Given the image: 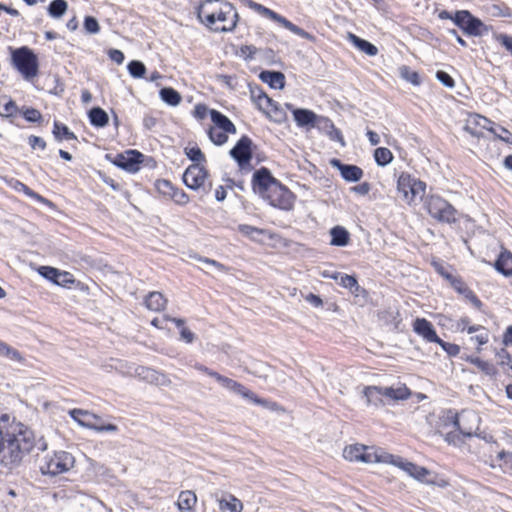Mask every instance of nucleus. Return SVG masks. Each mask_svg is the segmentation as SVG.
I'll list each match as a JSON object with an SVG mask.
<instances>
[{
  "instance_id": "obj_50",
  "label": "nucleus",
  "mask_w": 512,
  "mask_h": 512,
  "mask_svg": "<svg viewBox=\"0 0 512 512\" xmlns=\"http://www.w3.org/2000/svg\"><path fill=\"white\" fill-rule=\"evenodd\" d=\"M488 130L490 132H492L496 138H498L506 143H511L512 134L506 128H504L502 126H498L497 128L490 127V128H488Z\"/></svg>"
},
{
  "instance_id": "obj_22",
  "label": "nucleus",
  "mask_w": 512,
  "mask_h": 512,
  "mask_svg": "<svg viewBox=\"0 0 512 512\" xmlns=\"http://www.w3.org/2000/svg\"><path fill=\"white\" fill-rule=\"evenodd\" d=\"M494 268L506 277L512 276V253L503 249L494 263Z\"/></svg>"
},
{
  "instance_id": "obj_36",
  "label": "nucleus",
  "mask_w": 512,
  "mask_h": 512,
  "mask_svg": "<svg viewBox=\"0 0 512 512\" xmlns=\"http://www.w3.org/2000/svg\"><path fill=\"white\" fill-rule=\"evenodd\" d=\"M0 356L6 357L10 360H13L15 362H23L24 358L21 355V353L13 348L12 346L8 345L7 343L0 340Z\"/></svg>"
},
{
  "instance_id": "obj_28",
  "label": "nucleus",
  "mask_w": 512,
  "mask_h": 512,
  "mask_svg": "<svg viewBox=\"0 0 512 512\" xmlns=\"http://www.w3.org/2000/svg\"><path fill=\"white\" fill-rule=\"evenodd\" d=\"M196 502V494L193 491L186 490L180 492L177 500V506L181 512H193Z\"/></svg>"
},
{
  "instance_id": "obj_30",
  "label": "nucleus",
  "mask_w": 512,
  "mask_h": 512,
  "mask_svg": "<svg viewBox=\"0 0 512 512\" xmlns=\"http://www.w3.org/2000/svg\"><path fill=\"white\" fill-rule=\"evenodd\" d=\"M349 38L353 45L368 56H375L378 54V48L371 42L362 39L354 34H349Z\"/></svg>"
},
{
  "instance_id": "obj_18",
  "label": "nucleus",
  "mask_w": 512,
  "mask_h": 512,
  "mask_svg": "<svg viewBox=\"0 0 512 512\" xmlns=\"http://www.w3.org/2000/svg\"><path fill=\"white\" fill-rule=\"evenodd\" d=\"M413 330L427 342H440L434 326L425 318H417L413 323Z\"/></svg>"
},
{
  "instance_id": "obj_51",
  "label": "nucleus",
  "mask_w": 512,
  "mask_h": 512,
  "mask_svg": "<svg viewBox=\"0 0 512 512\" xmlns=\"http://www.w3.org/2000/svg\"><path fill=\"white\" fill-rule=\"evenodd\" d=\"M84 29L89 34H97L100 31V25L93 16H86L84 19Z\"/></svg>"
},
{
  "instance_id": "obj_14",
  "label": "nucleus",
  "mask_w": 512,
  "mask_h": 512,
  "mask_svg": "<svg viewBox=\"0 0 512 512\" xmlns=\"http://www.w3.org/2000/svg\"><path fill=\"white\" fill-rule=\"evenodd\" d=\"M132 375L150 384L159 386H169L171 384V380L166 374L144 366L135 367Z\"/></svg>"
},
{
  "instance_id": "obj_20",
  "label": "nucleus",
  "mask_w": 512,
  "mask_h": 512,
  "mask_svg": "<svg viewBox=\"0 0 512 512\" xmlns=\"http://www.w3.org/2000/svg\"><path fill=\"white\" fill-rule=\"evenodd\" d=\"M69 414L73 420H78L77 416H79V415H82L83 417H85V420L79 421V425H81L82 427L94 430V431H97L98 427L102 423V418L100 416H98L94 413H91L89 411H86V410L73 409L69 412Z\"/></svg>"
},
{
  "instance_id": "obj_60",
  "label": "nucleus",
  "mask_w": 512,
  "mask_h": 512,
  "mask_svg": "<svg viewBox=\"0 0 512 512\" xmlns=\"http://www.w3.org/2000/svg\"><path fill=\"white\" fill-rule=\"evenodd\" d=\"M472 341L478 343L479 346H482L489 341V331L486 328L481 329L475 336L471 337Z\"/></svg>"
},
{
  "instance_id": "obj_16",
  "label": "nucleus",
  "mask_w": 512,
  "mask_h": 512,
  "mask_svg": "<svg viewBox=\"0 0 512 512\" xmlns=\"http://www.w3.org/2000/svg\"><path fill=\"white\" fill-rule=\"evenodd\" d=\"M343 456L349 461H361L365 463L378 462L376 457L380 455L368 452V448L363 445H353L346 447L343 451ZM383 456V454H381Z\"/></svg>"
},
{
  "instance_id": "obj_56",
  "label": "nucleus",
  "mask_w": 512,
  "mask_h": 512,
  "mask_svg": "<svg viewBox=\"0 0 512 512\" xmlns=\"http://www.w3.org/2000/svg\"><path fill=\"white\" fill-rule=\"evenodd\" d=\"M436 343L439 344L449 356L455 357L460 353V347L456 344L445 342L441 338L440 342Z\"/></svg>"
},
{
  "instance_id": "obj_17",
  "label": "nucleus",
  "mask_w": 512,
  "mask_h": 512,
  "mask_svg": "<svg viewBox=\"0 0 512 512\" xmlns=\"http://www.w3.org/2000/svg\"><path fill=\"white\" fill-rule=\"evenodd\" d=\"M330 165L336 168L341 177L347 182H358L363 177V170L353 164H344L339 159L333 158L330 160Z\"/></svg>"
},
{
  "instance_id": "obj_2",
  "label": "nucleus",
  "mask_w": 512,
  "mask_h": 512,
  "mask_svg": "<svg viewBox=\"0 0 512 512\" xmlns=\"http://www.w3.org/2000/svg\"><path fill=\"white\" fill-rule=\"evenodd\" d=\"M200 21L215 32H232L239 21L233 4L220 0H206L198 8Z\"/></svg>"
},
{
  "instance_id": "obj_26",
  "label": "nucleus",
  "mask_w": 512,
  "mask_h": 512,
  "mask_svg": "<svg viewBox=\"0 0 512 512\" xmlns=\"http://www.w3.org/2000/svg\"><path fill=\"white\" fill-rule=\"evenodd\" d=\"M376 460L379 462H385V463H392L399 468H401L403 471H405L408 475L411 477L414 475V471L416 470L417 466L416 464L412 462L403 461L401 458L394 459V456L388 453H383V456L376 457Z\"/></svg>"
},
{
  "instance_id": "obj_12",
  "label": "nucleus",
  "mask_w": 512,
  "mask_h": 512,
  "mask_svg": "<svg viewBox=\"0 0 512 512\" xmlns=\"http://www.w3.org/2000/svg\"><path fill=\"white\" fill-rule=\"evenodd\" d=\"M207 176L208 172L202 165L192 164L185 170L183 182L188 188L197 190L204 187Z\"/></svg>"
},
{
  "instance_id": "obj_7",
  "label": "nucleus",
  "mask_w": 512,
  "mask_h": 512,
  "mask_svg": "<svg viewBox=\"0 0 512 512\" xmlns=\"http://www.w3.org/2000/svg\"><path fill=\"white\" fill-rule=\"evenodd\" d=\"M429 215L435 220L452 224L455 223L457 218V210L444 198L431 195L425 202Z\"/></svg>"
},
{
  "instance_id": "obj_37",
  "label": "nucleus",
  "mask_w": 512,
  "mask_h": 512,
  "mask_svg": "<svg viewBox=\"0 0 512 512\" xmlns=\"http://www.w3.org/2000/svg\"><path fill=\"white\" fill-rule=\"evenodd\" d=\"M68 9V4L65 0H53L48 6V14L53 18L62 17Z\"/></svg>"
},
{
  "instance_id": "obj_54",
  "label": "nucleus",
  "mask_w": 512,
  "mask_h": 512,
  "mask_svg": "<svg viewBox=\"0 0 512 512\" xmlns=\"http://www.w3.org/2000/svg\"><path fill=\"white\" fill-rule=\"evenodd\" d=\"M267 100L268 101L265 102L264 104L265 109L262 110V112L265 113L266 115H270V107L275 106V121L280 122L283 118V113L281 109L278 107L277 103L272 98L268 97Z\"/></svg>"
},
{
  "instance_id": "obj_62",
  "label": "nucleus",
  "mask_w": 512,
  "mask_h": 512,
  "mask_svg": "<svg viewBox=\"0 0 512 512\" xmlns=\"http://www.w3.org/2000/svg\"><path fill=\"white\" fill-rule=\"evenodd\" d=\"M15 189L18 190V191H22L24 192L26 195L32 197V198H37L39 200H42L43 198L38 195L37 193H35L33 190H31L27 185H25L24 183L20 182V181H17L16 183V186H15Z\"/></svg>"
},
{
  "instance_id": "obj_59",
  "label": "nucleus",
  "mask_w": 512,
  "mask_h": 512,
  "mask_svg": "<svg viewBox=\"0 0 512 512\" xmlns=\"http://www.w3.org/2000/svg\"><path fill=\"white\" fill-rule=\"evenodd\" d=\"M170 198L173 199L175 201V203H177L179 205H185L189 201L188 195L183 190H179L177 188L174 189Z\"/></svg>"
},
{
  "instance_id": "obj_41",
  "label": "nucleus",
  "mask_w": 512,
  "mask_h": 512,
  "mask_svg": "<svg viewBox=\"0 0 512 512\" xmlns=\"http://www.w3.org/2000/svg\"><path fill=\"white\" fill-rule=\"evenodd\" d=\"M331 278L334 279L339 285L349 290L353 289V286L356 285V278L352 275L336 272L331 275Z\"/></svg>"
},
{
  "instance_id": "obj_52",
  "label": "nucleus",
  "mask_w": 512,
  "mask_h": 512,
  "mask_svg": "<svg viewBox=\"0 0 512 512\" xmlns=\"http://www.w3.org/2000/svg\"><path fill=\"white\" fill-rule=\"evenodd\" d=\"M333 126L334 123L328 117L317 115V121H315L314 127L327 134Z\"/></svg>"
},
{
  "instance_id": "obj_40",
  "label": "nucleus",
  "mask_w": 512,
  "mask_h": 512,
  "mask_svg": "<svg viewBox=\"0 0 512 512\" xmlns=\"http://www.w3.org/2000/svg\"><path fill=\"white\" fill-rule=\"evenodd\" d=\"M471 364L477 366L481 371H483L486 375H495L496 368L495 366L485 360L480 359L479 357H469L467 359Z\"/></svg>"
},
{
  "instance_id": "obj_19",
  "label": "nucleus",
  "mask_w": 512,
  "mask_h": 512,
  "mask_svg": "<svg viewBox=\"0 0 512 512\" xmlns=\"http://www.w3.org/2000/svg\"><path fill=\"white\" fill-rule=\"evenodd\" d=\"M453 289L462 295L465 299H467L476 309L480 310L483 306L481 300L477 297V295L467 286L464 280L461 277L457 279H453L452 285Z\"/></svg>"
},
{
  "instance_id": "obj_46",
  "label": "nucleus",
  "mask_w": 512,
  "mask_h": 512,
  "mask_svg": "<svg viewBox=\"0 0 512 512\" xmlns=\"http://www.w3.org/2000/svg\"><path fill=\"white\" fill-rule=\"evenodd\" d=\"M20 113L23 115L26 121L31 123H37L42 120V114L35 108H21Z\"/></svg>"
},
{
  "instance_id": "obj_58",
  "label": "nucleus",
  "mask_w": 512,
  "mask_h": 512,
  "mask_svg": "<svg viewBox=\"0 0 512 512\" xmlns=\"http://www.w3.org/2000/svg\"><path fill=\"white\" fill-rule=\"evenodd\" d=\"M238 230L239 232H241L243 235H246V236H253L254 234H257V235H261L263 234V230L260 229V228H257V227H254V226H251V225H247V224H240L238 226Z\"/></svg>"
},
{
  "instance_id": "obj_64",
  "label": "nucleus",
  "mask_w": 512,
  "mask_h": 512,
  "mask_svg": "<svg viewBox=\"0 0 512 512\" xmlns=\"http://www.w3.org/2000/svg\"><path fill=\"white\" fill-rule=\"evenodd\" d=\"M497 358H498V363L500 365H509L510 362L512 361L511 355L505 349H501L497 353Z\"/></svg>"
},
{
  "instance_id": "obj_11",
  "label": "nucleus",
  "mask_w": 512,
  "mask_h": 512,
  "mask_svg": "<svg viewBox=\"0 0 512 512\" xmlns=\"http://www.w3.org/2000/svg\"><path fill=\"white\" fill-rule=\"evenodd\" d=\"M230 156L237 162L240 168L249 165L253 157V142L243 135L229 152Z\"/></svg>"
},
{
  "instance_id": "obj_3",
  "label": "nucleus",
  "mask_w": 512,
  "mask_h": 512,
  "mask_svg": "<svg viewBox=\"0 0 512 512\" xmlns=\"http://www.w3.org/2000/svg\"><path fill=\"white\" fill-rule=\"evenodd\" d=\"M194 368L204 374H206L209 377L214 378L222 387H224L227 390H230L238 395H241L243 398L248 399L249 401L261 405L266 406L268 404V401L265 399L259 398L255 393L247 389L244 385L241 383L228 378L226 376H223L219 374L218 372L200 364L196 363L194 365Z\"/></svg>"
},
{
  "instance_id": "obj_34",
  "label": "nucleus",
  "mask_w": 512,
  "mask_h": 512,
  "mask_svg": "<svg viewBox=\"0 0 512 512\" xmlns=\"http://www.w3.org/2000/svg\"><path fill=\"white\" fill-rule=\"evenodd\" d=\"M52 133L57 141H62L63 139H66V140H76L77 139L76 135L72 131H70L69 128L65 124L60 123L58 121L54 122Z\"/></svg>"
},
{
  "instance_id": "obj_31",
  "label": "nucleus",
  "mask_w": 512,
  "mask_h": 512,
  "mask_svg": "<svg viewBox=\"0 0 512 512\" xmlns=\"http://www.w3.org/2000/svg\"><path fill=\"white\" fill-rule=\"evenodd\" d=\"M91 125L102 128L108 124V114L100 107H93L88 113Z\"/></svg>"
},
{
  "instance_id": "obj_49",
  "label": "nucleus",
  "mask_w": 512,
  "mask_h": 512,
  "mask_svg": "<svg viewBox=\"0 0 512 512\" xmlns=\"http://www.w3.org/2000/svg\"><path fill=\"white\" fill-rule=\"evenodd\" d=\"M156 189L160 194H163L165 196H171L173 193L175 187L172 185V183L166 179H161L156 181Z\"/></svg>"
},
{
  "instance_id": "obj_4",
  "label": "nucleus",
  "mask_w": 512,
  "mask_h": 512,
  "mask_svg": "<svg viewBox=\"0 0 512 512\" xmlns=\"http://www.w3.org/2000/svg\"><path fill=\"white\" fill-rule=\"evenodd\" d=\"M397 191L402 200L411 205L423 199L426 192V183L412 177L410 174L402 173L397 180Z\"/></svg>"
},
{
  "instance_id": "obj_39",
  "label": "nucleus",
  "mask_w": 512,
  "mask_h": 512,
  "mask_svg": "<svg viewBox=\"0 0 512 512\" xmlns=\"http://www.w3.org/2000/svg\"><path fill=\"white\" fill-rule=\"evenodd\" d=\"M251 99L256 104L257 108L262 111L265 109V102L268 100V95L258 86L250 88Z\"/></svg>"
},
{
  "instance_id": "obj_45",
  "label": "nucleus",
  "mask_w": 512,
  "mask_h": 512,
  "mask_svg": "<svg viewBox=\"0 0 512 512\" xmlns=\"http://www.w3.org/2000/svg\"><path fill=\"white\" fill-rule=\"evenodd\" d=\"M227 133L228 132H224L223 130H219L216 128H210L208 132L210 140L218 146L223 145L224 143L227 142Z\"/></svg>"
},
{
  "instance_id": "obj_15",
  "label": "nucleus",
  "mask_w": 512,
  "mask_h": 512,
  "mask_svg": "<svg viewBox=\"0 0 512 512\" xmlns=\"http://www.w3.org/2000/svg\"><path fill=\"white\" fill-rule=\"evenodd\" d=\"M143 154L136 150H128L125 153L118 154L114 164L126 171L137 172L143 161Z\"/></svg>"
},
{
  "instance_id": "obj_1",
  "label": "nucleus",
  "mask_w": 512,
  "mask_h": 512,
  "mask_svg": "<svg viewBox=\"0 0 512 512\" xmlns=\"http://www.w3.org/2000/svg\"><path fill=\"white\" fill-rule=\"evenodd\" d=\"M34 447L44 451L47 444L43 438L35 441L32 430L9 414L0 415V464L13 467Z\"/></svg>"
},
{
  "instance_id": "obj_13",
  "label": "nucleus",
  "mask_w": 512,
  "mask_h": 512,
  "mask_svg": "<svg viewBox=\"0 0 512 512\" xmlns=\"http://www.w3.org/2000/svg\"><path fill=\"white\" fill-rule=\"evenodd\" d=\"M277 182L279 181L272 176L270 170L262 167L254 172L252 187L255 192L264 196Z\"/></svg>"
},
{
  "instance_id": "obj_24",
  "label": "nucleus",
  "mask_w": 512,
  "mask_h": 512,
  "mask_svg": "<svg viewBox=\"0 0 512 512\" xmlns=\"http://www.w3.org/2000/svg\"><path fill=\"white\" fill-rule=\"evenodd\" d=\"M210 116L212 122L215 124L216 129L223 130L224 132H228L230 134L236 133V127L233 122L223 113L217 110H211Z\"/></svg>"
},
{
  "instance_id": "obj_43",
  "label": "nucleus",
  "mask_w": 512,
  "mask_h": 512,
  "mask_svg": "<svg viewBox=\"0 0 512 512\" xmlns=\"http://www.w3.org/2000/svg\"><path fill=\"white\" fill-rule=\"evenodd\" d=\"M127 69L129 74L134 78H142L146 73V67L139 60H132L128 63Z\"/></svg>"
},
{
  "instance_id": "obj_29",
  "label": "nucleus",
  "mask_w": 512,
  "mask_h": 512,
  "mask_svg": "<svg viewBox=\"0 0 512 512\" xmlns=\"http://www.w3.org/2000/svg\"><path fill=\"white\" fill-rule=\"evenodd\" d=\"M218 502L221 512H241L243 509L241 501L231 494L218 500Z\"/></svg>"
},
{
  "instance_id": "obj_63",
  "label": "nucleus",
  "mask_w": 512,
  "mask_h": 512,
  "mask_svg": "<svg viewBox=\"0 0 512 512\" xmlns=\"http://www.w3.org/2000/svg\"><path fill=\"white\" fill-rule=\"evenodd\" d=\"M327 135L330 137L331 140L338 141L342 146H345V141L342 135V132L333 126V128L330 130V132L327 133Z\"/></svg>"
},
{
  "instance_id": "obj_27",
  "label": "nucleus",
  "mask_w": 512,
  "mask_h": 512,
  "mask_svg": "<svg viewBox=\"0 0 512 512\" xmlns=\"http://www.w3.org/2000/svg\"><path fill=\"white\" fill-rule=\"evenodd\" d=\"M330 244L332 246L344 247L349 244L350 234L346 228L343 226H334L330 230Z\"/></svg>"
},
{
  "instance_id": "obj_47",
  "label": "nucleus",
  "mask_w": 512,
  "mask_h": 512,
  "mask_svg": "<svg viewBox=\"0 0 512 512\" xmlns=\"http://www.w3.org/2000/svg\"><path fill=\"white\" fill-rule=\"evenodd\" d=\"M20 110L21 109L17 106L16 102L10 99L3 105L2 109H0V116L9 118L20 113Z\"/></svg>"
},
{
  "instance_id": "obj_35",
  "label": "nucleus",
  "mask_w": 512,
  "mask_h": 512,
  "mask_svg": "<svg viewBox=\"0 0 512 512\" xmlns=\"http://www.w3.org/2000/svg\"><path fill=\"white\" fill-rule=\"evenodd\" d=\"M384 397L393 399V400H405L410 396V391L405 386L393 388V387H383Z\"/></svg>"
},
{
  "instance_id": "obj_57",
  "label": "nucleus",
  "mask_w": 512,
  "mask_h": 512,
  "mask_svg": "<svg viewBox=\"0 0 512 512\" xmlns=\"http://www.w3.org/2000/svg\"><path fill=\"white\" fill-rule=\"evenodd\" d=\"M28 144L33 150H45L47 146L46 141L43 138L35 135H31L28 137Z\"/></svg>"
},
{
  "instance_id": "obj_38",
  "label": "nucleus",
  "mask_w": 512,
  "mask_h": 512,
  "mask_svg": "<svg viewBox=\"0 0 512 512\" xmlns=\"http://www.w3.org/2000/svg\"><path fill=\"white\" fill-rule=\"evenodd\" d=\"M374 159L379 166H386L393 160V154L388 148L379 147L374 151Z\"/></svg>"
},
{
  "instance_id": "obj_44",
  "label": "nucleus",
  "mask_w": 512,
  "mask_h": 512,
  "mask_svg": "<svg viewBox=\"0 0 512 512\" xmlns=\"http://www.w3.org/2000/svg\"><path fill=\"white\" fill-rule=\"evenodd\" d=\"M185 155L189 160L194 162V164H200V162H205L206 158L201 149L197 146L194 147H186L184 149Z\"/></svg>"
},
{
  "instance_id": "obj_61",
  "label": "nucleus",
  "mask_w": 512,
  "mask_h": 512,
  "mask_svg": "<svg viewBox=\"0 0 512 512\" xmlns=\"http://www.w3.org/2000/svg\"><path fill=\"white\" fill-rule=\"evenodd\" d=\"M495 39L512 54V36L507 34H496Z\"/></svg>"
},
{
  "instance_id": "obj_32",
  "label": "nucleus",
  "mask_w": 512,
  "mask_h": 512,
  "mask_svg": "<svg viewBox=\"0 0 512 512\" xmlns=\"http://www.w3.org/2000/svg\"><path fill=\"white\" fill-rule=\"evenodd\" d=\"M166 302L167 300L164 296L160 292L156 291L150 292L145 299L146 307L152 311H160L164 309Z\"/></svg>"
},
{
  "instance_id": "obj_21",
  "label": "nucleus",
  "mask_w": 512,
  "mask_h": 512,
  "mask_svg": "<svg viewBox=\"0 0 512 512\" xmlns=\"http://www.w3.org/2000/svg\"><path fill=\"white\" fill-rule=\"evenodd\" d=\"M287 107L292 110L294 120L299 127H314V123L317 121V114L312 110L293 108L291 104H287Z\"/></svg>"
},
{
  "instance_id": "obj_33",
  "label": "nucleus",
  "mask_w": 512,
  "mask_h": 512,
  "mask_svg": "<svg viewBox=\"0 0 512 512\" xmlns=\"http://www.w3.org/2000/svg\"><path fill=\"white\" fill-rule=\"evenodd\" d=\"M159 94L162 101L170 106H177L182 100L180 93L171 87L162 88Z\"/></svg>"
},
{
  "instance_id": "obj_9",
  "label": "nucleus",
  "mask_w": 512,
  "mask_h": 512,
  "mask_svg": "<svg viewBox=\"0 0 512 512\" xmlns=\"http://www.w3.org/2000/svg\"><path fill=\"white\" fill-rule=\"evenodd\" d=\"M74 463L75 459L71 453L57 451L44 460L40 465V472L43 475L57 476L73 468Z\"/></svg>"
},
{
  "instance_id": "obj_23",
  "label": "nucleus",
  "mask_w": 512,
  "mask_h": 512,
  "mask_svg": "<svg viewBox=\"0 0 512 512\" xmlns=\"http://www.w3.org/2000/svg\"><path fill=\"white\" fill-rule=\"evenodd\" d=\"M259 78L273 89H283L285 86V76L280 71L263 70Z\"/></svg>"
},
{
  "instance_id": "obj_6",
  "label": "nucleus",
  "mask_w": 512,
  "mask_h": 512,
  "mask_svg": "<svg viewBox=\"0 0 512 512\" xmlns=\"http://www.w3.org/2000/svg\"><path fill=\"white\" fill-rule=\"evenodd\" d=\"M243 3L249 7L250 9L254 10L258 14L262 15L263 17L269 18L280 25H282L287 30L291 31L292 33L300 36L301 38L307 39L309 41H314L315 37L303 30L302 28L298 27L297 25L293 24L291 21L283 17L282 15L276 13L275 11L263 6L262 4H259L253 0H243Z\"/></svg>"
},
{
  "instance_id": "obj_8",
  "label": "nucleus",
  "mask_w": 512,
  "mask_h": 512,
  "mask_svg": "<svg viewBox=\"0 0 512 512\" xmlns=\"http://www.w3.org/2000/svg\"><path fill=\"white\" fill-rule=\"evenodd\" d=\"M453 22L469 36H483L491 30L490 26L484 24L468 10L456 11L453 16Z\"/></svg>"
},
{
  "instance_id": "obj_48",
  "label": "nucleus",
  "mask_w": 512,
  "mask_h": 512,
  "mask_svg": "<svg viewBox=\"0 0 512 512\" xmlns=\"http://www.w3.org/2000/svg\"><path fill=\"white\" fill-rule=\"evenodd\" d=\"M75 282L73 275L67 271L58 270V274L56 275L55 283L61 287H70L71 284Z\"/></svg>"
},
{
  "instance_id": "obj_25",
  "label": "nucleus",
  "mask_w": 512,
  "mask_h": 512,
  "mask_svg": "<svg viewBox=\"0 0 512 512\" xmlns=\"http://www.w3.org/2000/svg\"><path fill=\"white\" fill-rule=\"evenodd\" d=\"M363 397L366 399L367 405L375 407L383 404L382 398L384 397L383 387L379 386H366L362 391Z\"/></svg>"
},
{
  "instance_id": "obj_10",
  "label": "nucleus",
  "mask_w": 512,
  "mask_h": 512,
  "mask_svg": "<svg viewBox=\"0 0 512 512\" xmlns=\"http://www.w3.org/2000/svg\"><path fill=\"white\" fill-rule=\"evenodd\" d=\"M273 207L289 211L293 208L294 194L280 182H277L272 188L262 196Z\"/></svg>"
},
{
  "instance_id": "obj_5",
  "label": "nucleus",
  "mask_w": 512,
  "mask_h": 512,
  "mask_svg": "<svg viewBox=\"0 0 512 512\" xmlns=\"http://www.w3.org/2000/svg\"><path fill=\"white\" fill-rule=\"evenodd\" d=\"M12 62L24 79L31 80L38 75L37 55L27 46L15 49L12 52Z\"/></svg>"
},
{
  "instance_id": "obj_55",
  "label": "nucleus",
  "mask_w": 512,
  "mask_h": 512,
  "mask_svg": "<svg viewBox=\"0 0 512 512\" xmlns=\"http://www.w3.org/2000/svg\"><path fill=\"white\" fill-rule=\"evenodd\" d=\"M437 80L447 88H453L455 86L454 79L445 71L439 70L436 72Z\"/></svg>"
},
{
  "instance_id": "obj_53",
  "label": "nucleus",
  "mask_w": 512,
  "mask_h": 512,
  "mask_svg": "<svg viewBox=\"0 0 512 512\" xmlns=\"http://www.w3.org/2000/svg\"><path fill=\"white\" fill-rule=\"evenodd\" d=\"M58 270L59 269L50 267V266H41V267H39L38 272L45 279L55 283L56 275L58 274Z\"/></svg>"
},
{
  "instance_id": "obj_42",
  "label": "nucleus",
  "mask_w": 512,
  "mask_h": 512,
  "mask_svg": "<svg viewBox=\"0 0 512 512\" xmlns=\"http://www.w3.org/2000/svg\"><path fill=\"white\" fill-rule=\"evenodd\" d=\"M400 75L403 79L414 86H419L421 84V78L418 72L411 70L408 66L404 65L400 68Z\"/></svg>"
}]
</instances>
